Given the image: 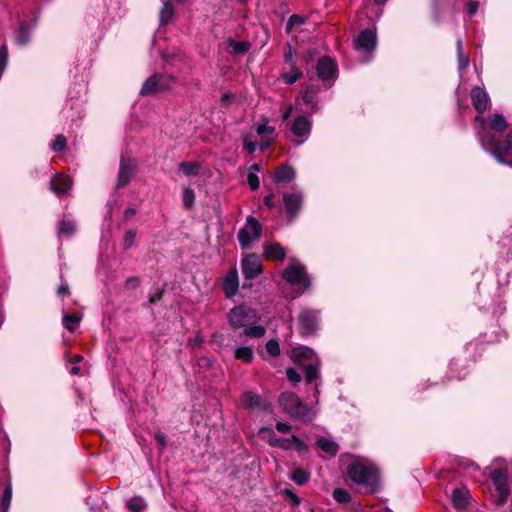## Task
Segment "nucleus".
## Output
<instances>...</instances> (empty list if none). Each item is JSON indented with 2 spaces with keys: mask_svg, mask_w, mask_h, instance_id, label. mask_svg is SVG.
<instances>
[{
  "mask_svg": "<svg viewBox=\"0 0 512 512\" xmlns=\"http://www.w3.org/2000/svg\"><path fill=\"white\" fill-rule=\"evenodd\" d=\"M299 325L301 334L304 336L314 335L319 327L320 311L303 308L299 313Z\"/></svg>",
  "mask_w": 512,
  "mask_h": 512,
  "instance_id": "12",
  "label": "nucleus"
},
{
  "mask_svg": "<svg viewBox=\"0 0 512 512\" xmlns=\"http://www.w3.org/2000/svg\"><path fill=\"white\" fill-rule=\"evenodd\" d=\"M333 498L338 502V503H348L351 499V496L349 494V492L343 488H335L333 490Z\"/></svg>",
  "mask_w": 512,
  "mask_h": 512,
  "instance_id": "38",
  "label": "nucleus"
},
{
  "mask_svg": "<svg viewBox=\"0 0 512 512\" xmlns=\"http://www.w3.org/2000/svg\"><path fill=\"white\" fill-rule=\"evenodd\" d=\"M305 18L303 16H300L298 14H293L290 16L287 24H286V31L290 32L295 25H302L305 23Z\"/></svg>",
  "mask_w": 512,
  "mask_h": 512,
  "instance_id": "46",
  "label": "nucleus"
},
{
  "mask_svg": "<svg viewBox=\"0 0 512 512\" xmlns=\"http://www.w3.org/2000/svg\"><path fill=\"white\" fill-rule=\"evenodd\" d=\"M479 4L476 1H471L468 3L467 12L470 16L474 15L478 10Z\"/></svg>",
  "mask_w": 512,
  "mask_h": 512,
  "instance_id": "59",
  "label": "nucleus"
},
{
  "mask_svg": "<svg viewBox=\"0 0 512 512\" xmlns=\"http://www.w3.org/2000/svg\"><path fill=\"white\" fill-rule=\"evenodd\" d=\"M317 76L323 81L334 78L337 71V64L328 56L319 58L316 66Z\"/></svg>",
  "mask_w": 512,
  "mask_h": 512,
  "instance_id": "15",
  "label": "nucleus"
},
{
  "mask_svg": "<svg viewBox=\"0 0 512 512\" xmlns=\"http://www.w3.org/2000/svg\"><path fill=\"white\" fill-rule=\"evenodd\" d=\"M258 320L256 311L246 305L235 306L228 313L229 325L235 330L254 324Z\"/></svg>",
  "mask_w": 512,
  "mask_h": 512,
  "instance_id": "6",
  "label": "nucleus"
},
{
  "mask_svg": "<svg viewBox=\"0 0 512 512\" xmlns=\"http://www.w3.org/2000/svg\"><path fill=\"white\" fill-rule=\"evenodd\" d=\"M126 507L131 512H140L146 507V503L142 497L135 496L127 501Z\"/></svg>",
  "mask_w": 512,
  "mask_h": 512,
  "instance_id": "35",
  "label": "nucleus"
},
{
  "mask_svg": "<svg viewBox=\"0 0 512 512\" xmlns=\"http://www.w3.org/2000/svg\"><path fill=\"white\" fill-rule=\"evenodd\" d=\"M377 42L376 31L367 28L362 30L357 38L354 40V47L357 50L364 52H371L375 49Z\"/></svg>",
  "mask_w": 512,
  "mask_h": 512,
  "instance_id": "14",
  "label": "nucleus"
},
{
  "mask_svg": "<svg viewBox=\"0 0 512 512\" xmlns=\"http://www.w3.org/2000/svg\"><path fill=\"white\" fill-rule=\"evenodd\" d=\"M276 429L280 433H288L291 430V425L287 422H277Z\"/></svg>",
  "mask_w": 512,
  "mask_h": 512,
  "instance_id": "58",
  "label": "nucleus"
},
{
  "mask_svg": "<svg viewBox=\"0 0 512 512\" xmlns=\"http://www.w3.org/2000/svg\"><path fill=\"white\" fill-rule=\"evenodd\" d=\"M243 145H244V149L249 154H253L257 149V143L254 141H250L247 138L244 139Z\"/></svg>",
  "mask_w": 512,
  "mask_h": 512,
  "instance_id": "55",
  "label": "nucleus"
},
{
  "mask_svg": "<svg viewBox=\"0 0 512 512\" xmlns=\"http://www.w3.org/2000/svg\"><path fill=\"white\" fill-rule=\"evenodd\" d=\"M467 494H468V491L464 490V489L456 488L453 490L451 499H452V503L455 508L463 509L467 506V504H468Z\"/></svg>",
  "mask_w": 512,
  "mask_h": 512,
  "instance_id": "24",
  "label": "nucleus"
},
{
  "mask_svg": "<svg viewBox=\"0 0 512 512\" xmlns=\"http://www.w3.org/2000/svg\"><path fill=\"white\" fill-rule=\"evenodd\" d=\"M284 59L286 63H289L291 66L294 65L292 51L290 47L288 48V51L285 52Z\"/></svg>",
  "mask_w": 512,
  "mask_h": 512,
  "instance_id": "63",
  "label": "nucleus"
},
{
  "mask_svg": "<svg viewBox=\"0 0 512 512\" xmlns=\"http://www.w3.org/2000/svg\"><path fill=\"white\" fill-rule=\"evenodd\" d=\"M162 296H163V290H158L156 293L152 294L149 297V303L155 304L156 302H158L162 299Z\"/></svg>",
  "mask_w": 512,
  "mask_h": 512,
  "instance_id": "60",
  "label": "nucleus"
},
{
  "mask_svg": "<svg viewBox=\"0 0 512 512\" xmlns=\"http://www.w3.org/2000/svg\"><path fill=\"white\" fill-rule=\"evenodd\" d=\"M286 376H287V379L290 382H292L293 384H298L302 379L301 373H299L292 367H289L286 369Z\"/></svg>",
  "mask_w": 512,
  "mask_h": 512,
  "instance_id": "48",
  "label": "nucleus"
},
{
  "mask_svg": "<svg viewBox=\"0 0 512 512\" xmlns=\"http://www.w3.org/2000/svg\"><path fill=\"white\" fill-rule=\"evenodd\" d=\"M239 287V278L236 269L230 270L223 279L222 289L227 298L233 297Z\"/></svg>",
  "mask_w": 512,
  "mask_h": 512,
  "instance_id": "19",
  "label": "nucleus"
},
{
  "mask_svg": "<svg viewBox=\"0 0 512 512\" xmlns=\"http://www.w3.org/2000/svg\"><path fill=\"white\" fill-rule=\"evenodd\" d=\"M234 356L236 359L242 360L245 363H251L254 357L253 350L251 347L236 348Z\"/></svg>",
  "mask_w": 512,
  "mask_h": 512,
  "instance_id": "31",
  "label": "nucleus"
},
{
  "mask_svg": "<svg viewBox=\"0 0 512 512\" xmlns=\"http://www.w3.org/2000/svg\"><path fill=\"white\" fill-rule=\"evenodd\" d=\"M58 231L59 233L64 234L67 237H70L75 232V224L74 222L69 220H62L58 224Z\"/></svg>",
  "mask_w": 512,
  "mask_h": 512,
  "instance_id": "37",
  "label": "nucleus"
},
{
  "mask_svg": "<svg viewBox=\"0 0 512 512\" xmlns=\"http://www.w3.org/2000/svg\"><path fill=\"white\" fill-rule=\"evenodd\" d=\"M173 8L169 2H165L161 11H160V20L161 23H168L173 16Z\"/></svg>",
  "mask_w": 512,
  "mask_h": 512,
  "instance_id": "39",
  "label": "nucleus"
},
{
  "mask_svg": "<svg viewBox=\"0 0 512 512\" xmlns=\"http://www.w3.org/2000/svg\"><path fill=\"white\" fill-rule=\"evenodd\" d=\"M279 404L294 419L310 422L313 419L311 409L292 392H283L279 396Z\"/></svg>",
  "mask_w": 512,
  "mask_h": 512,
  "instance_id": "4",
  "label": "nucleus"
},
{
  "mask_svg": "<svg viewBox=\"0 0 512 512\" xmlns=\"http://www.w3.org/2000/svg\"><path fill=\"white\" fill-rule=\"evenodd\" d=\"M140 285V279L136 276H131L126 279L125 286L130 289H136Z\"/></svg>",
  "mask_w": 512,
  "mask_h": 512,
  "instance_id": "54",
  "label": "nucleus"
},
{
  "mask_svg": "<svg viewBox=\"0 0 512 512\" xmlns=\"http://www.w3.org/2000/svg\"><path fill=\"white\" fill-rule=\"evenodd\" d=\"M262 236V225L253 216L249 215L244 227L237 233V239L243 249L250 248L253 243L260 240Z\"/></svg>",
  "mask_w": 512,
  "mask_h": 512,
  "instance_id": "7",
  "label": "nucleus"
},
{
  "mask_svg": "<svg viewBox=\"0 0 512 512\" xmlns=\"http://www.w3.org/2000/svg\"><path fill=\"white\" fill-rule=\"evenodd\" d=\"M295 178V171L288 165L279 166L272 175L275 183H290Z\"/></svg>",
  "mask_w": 512,
  "mask_h": 512,
  "instance_id": "22",
  "label": "nucleus"
},
{
  "mask_svg": "<svg viewBox=\"0 0 512 512\" xmlns=\"http://www.w3.org/2000/svg\"><path fill=\"white\" fill-rule=\"evenodd\" d=\"M69 293H70V290H69L68 283L66 281H61L60 285L57 288V295L59 297H64V296L69 295Z\"/></svg>",
  "mask_w": 512,
  "mask_h": 512,
  "instance_id": "52",
  "label": "nucleus"
},
{
  "mask_svg": "<svg viewBox=\"0 0 512 512\" xmlns=\"http://www.w3.org/2000/svg\"><path fill=\"white\" fill-rule=\"evenodd\" d=\"M264 254L268 260L282 261L285 259V249L279 243H270L265 245Z\"/></svg>",
  "mask_w": 512,
  "mask_h": 512,
  "instance_id": "23",
  "label": "nucleus"
},
{
  "mask_svg": "<svg viewBox=\"0 0 512 512\" xmlns=\"http://www.w3.org/2000/svg\"><path fill=\"white\" fill-rule=\"evenodd\" d=\"M81 318L76 314H65L63 316V326L69 332H74L76 330L77 325L79 324Z\"/></svg>",
  "mask_w": 512,
  "mask_h": 512,
  "instance_id": "32",
  "label": "nucleus"
},
{
  "mask_svg": "<svg viewBox=\"0 0 512 512\" xmlns=\"http://www.w3.org/2000/svg\"><path fill=\"white\" fill-rule=\"evenodd\" d=\"M274 131L275 128L267 124V119H264L263 123L258 124L256 127V132L259 135L273 134Z\"/></svg>",
  "mask_w": 512,
  "mask_h": 512,
  "instance_id": "49",
  "label": "nucleus"
},
{
  "mask_svg": "<svg viewBox=\"0 0 512 512\" xmlns=\"http://www.w3.org/2000/svg\"><path fill=\"white\" fill-rule=\"evenodd\" d=\"M316 445L324 452L330 454V455H336L339 446L336 442H334L331 439L321 437L317 440Z\"/></svg>",
  "mask_w": 512,
  "mask_h": 512,
  "instance_id": "26",
  "label": "nucleus"
},
{
  "mask_svg": "<svg viewBox=\"0 0 512 512\" xmlns=\"http://www.w3.org/2000/svg\"><path fill=\"white\" fill-rule=\"evenodd\" d=\"M135 214H136V209L135 208H127L124 211L123 216H124L125 220H128V219L132 218Z\"/></svg>",
  "mask_w": 512,
  "mask_h": 512,
  "instance_id": "62",
  "label": "nucleus"
},
{
  "mask_svg": "<svg viewBox=\"0 0 512 512\" xmlns=\"http://www.w3.org/2000/svg\"><path fill=\"white\" fill-rule=\"evenodd\" d=\"M266 329L261 325L244 327L243 335L249 338H261L265 335Z\"/></svg>",
  "mask_w": 512,
  "mask_h": 512,
  "instance_id": "34",
  "label": "nucleus"
},
{
  "mask_svg": "<svg viewBox=\"0 0 512 512\" xmlns=\"http://www.w3.org/2000/svg\"><path fill=\"white\" fill-rule=\"evenodd\" d=\"M293 447V436L291 438H280L278 448L290 450Z\"/></svg>",
  "mask_w": 512,
  "mask_h": 512,
  "instance_id": "53",
  "label": "nucleus"
},
{
  "mask_svg": "<svg viewBox=\"0 0 512 512\" xmlns=\"http://www.w3.org/2000/svg\"><path fill=\"white\" fill-rule=\"evenodd\" d=\"M155 440L157 441L158 445L160 446V449H164L167 445L166 436L162 432H157L155 434Z\"/></svg>",
  "mask_w": 512,
  "mask_h": 512,
  "instance_id": "57",
  "label": "nucleus"
},
{
  "mask_svg": "<svg viewBox=\"0 0 512 512\" xmlns=\"http://www.w3.org/2000/svg\"><path fill=\"white\" fill-rule=\"evenodd\" d=\"M303 203L304 193L301 190L284 192L282 194L281 209L289 223H292L298 217Z\"/></svg>",
  "mask_w": 512,
  "mask_h": 512,
  "instance_id": "8",
  "label": "nucleus"
},
{
  "mask_svg": "<svg viewBox=\"0 0 512 512\" xmlns=\"http://www.w3.org/2000/svg\"><path fill=\"white\" fill-rule=\"evenodd\" d=\"M179 170L186 176H197L200 173L201 165L198 162L183 161L179 164Z\"/></svg>",
  "mask_w": 512,
  "mask_h": 512,
  "instance_id": "28",
  "label": "nucleus"
},
{
  "mask_svg": "<svg viewBox=\"0 0 512 512\" xmlns=\"http://www.w3.org/2000/svg\"><path fill=\"white\" fill-rule=\"evenodd\" d=\"M302 100L307 106H311L313 110H315V105L317 103V96L314 91L306 90L302 94Z\"/></svg>",
  "mask_w": 512,
  "mask_h": 512,
  "instance_id": "42",
  "label": "nucleus"
},
{
  "mask_svg": "<svg viewBox=\"0 0 512 512\" xmlns=\"http://www.w3.org/2000/svg\"><path fill=\"white\" fill-rule=\"evenodd\" d=\"M247 181L251 190H257L260 186L259 177L254 172L248 173Z\"/></svg>",
  "mask_w": 512,
  "mask_h": 512,
  "instance_id": "51",
  "label": "nucleus"
},
{
  "mask_svg": "<svg viewBox=\"0 0 512 512\" xmlns=\"http://www.w3.org/2000/svg\"><path fill=\"white\" fill-rule=\"evenodd\" d=\"M311 128V121L306 116L301 115L294 119L290 129L294 136L302 138V140L298 142V144H300L309 137Z\"/></svg>",
  "mask_w": 512,
  "mask_h": 512,
  "instance_id": "17",
  "label": "nucleus"
},
{
  "mask_svg": "<svg viewBox=\"0 0 512 512\" xmlns=\"http://www.w3.org/2000/svg\"><path fill=\"white\" fill-rule=\"evenodd\" d=\"M470 96L473 107L478 112V115H483L490 105V98L487 92L483 88L475 86L472 88Z\"/></svg>",
  "mask_w": 512,
  "mask_h": 512,
  "instance_id": "16",
  "label": "nucleus"
},
{
  "mask_svg": "<svg viewBox=\"0 0 512 512\" xmlns=\"http://www.w3.org/2000/svg\"><path fill=\"white\" fill-rule=\"evenodd\" d=\"M241 268L245 279H255L262 273V263L259 256L255 253L247 255L242 260Z\"/></svg>",
  "mask_w": 512,
  "mask_h": 512,
  "instance_id": "13",
  "label": "nucleus"
},
{
  "mask_svg": "<svg viewBox=\"0 0 512 512\" xmlns=\"http://www.w3.org/2000/svg\"><path fill=\"white\" fill-rule=\"evenodd\" d=\"M302 75V71L295 67V65H292L291 71L282 73L281 78L286 84L291 85L294 84L298 79H300Z\"/></svg>",
  "mask_w": 512,
  "mask_h": 512,
  "instance_id": "29",
  "label": "nucleus"
},
{
  "mask_svg": "<svg viewBox=\"0 0 512 512\" xmlns=\"http://www.w3.org/2000/svg\"><path fill=\"white\" fill-rule=\"evenodd\" d=\"M311 474L303 468L294 469L289 478L297 485L303 486L310 480Z\"/></svg>",
  "mask_w": 512,
  "mask_h": 512,
  "instance_id": "25",
  "label": "nucleus"
},
{
  "mask_svg": "<svg viewBox=\"0 0 512 512\" xmlns=\"http://www.w3.org/2000/svg\"><path fill=\"white\" fill-rule=\"evenodd\" d=\"M240 404L244 408L267 409V404L262 400L261 396L251 391H247L241 396Z\"/></svg>",
  "mask_w": 512,
  "mask_h": 512,
  "instance_id": "21",
  "label": "nucleus"
},
{
  "mask_svg": "<svg viewBox=\"0 0 512 512\" xmlns=\"http://www.w3.org/2000/svg\"><path fill=\"white\" fill-rule=\"evenodd\" d=\"M274 198H275V194L273 192L267 194L264 199H263V203L264 205L269 208V209H272L275 207V201H274Z\"/></svg>",
  "mask_w": 512,
  "mask_h": 512,
  "instance_id": "56",
  "label": "nucleus"
},
{
  "mask_svg": "<svg viewBox=\"0 0 512 512\" xmlns=\"http://www.w3.org/2000/svg\"><path fill=\"white\" fill-rule=\"evenodd\" d=\"M233 99V95L230 93H224L221 97V104L223 106H228L231 100Z\"/></svg>",
  "mask_w": 512,
  "mask_h": 512,
  "instance_id": "61",
  "label": "nucleus"
},
{
  "mask_svg": "<svg viewBox=\"0 0 512 512\" xmlns=\"http://www.w3.org/2000/svg\"><path fill=\"white\" fill-rule=\"evenodd\" d=\"M482 148L490 153L499 163L512 166V134H507L503 139L495 135L480 136Z\"/></svg>",
  "mask_w": 512,
  "mask_h": 512,
  "instance_id": "3",
  "label": "nucleus"
},
{
  "mask_svg": "<svg viewBox=\"0 0 512 512\" xmlns=\"http://www.w3.org/2000/svg\"><path fill=\"white\" fill-rule=\"evenodd\" d=\"M282 277L292 285H300L303 290L308 289L311 284L305 267L299 263L289 265L282 272Z\"/></svg>",
  "mask_w": 512,
  "mask_h": 512,
  "instance_id": "11",
  "label": "nucleus"
},
{
  "mask_svg": "<svg viewBox=\"0 0 512 512\" xmlns=\"http://www.w3.org/2000/svg\"><path fill=\"white\" fill-rule=\"evenodd\" d=\"M291 112H292V106L290 105V106H288V107L286 108L285 112L283 113V115H282V120H283V121H287V120H288V118H289V117H290V115H291Z\"/></svg>",
  "mask_w": 512,
  "mask_h": 512,
  "instance_id": "64",
  "label": "nucleus"
},
{
  "mask_svg": "<svg viewBox=\"0 0 512 512\" xmlns=\"http://www.w3.org/2000/svg\"><path fill=\"white\" fill-rule=\"evenodd\" d=\"M71 188L69 177L62 174H55L50 180V190L57 196H63Z\"/></svg>",
  "mask_w": 512,
  "mask_h": 512,
  "instance_id": "20",
  "label": "nucleus"
},
{
  "mask_svg": "<svg viewBox=\"0 0 512 512\" xmlns=\"http://www.w3.org/2000/svg\"><path fill=\"white\" fill-rule=\"evenodd\" d=\"M282 495H283L286 499L290 500L291 504H292L294 507L299 506V505L301 504V501H302V500H301V498H300L298 495H296V494L294 493V491H293L292 489H290V488H285V489L282 491Z\"/></svg>",
  "mask_w": 512,
  "mask_h": 512,
  "instance_id": "44",
  "label": "nucleus"
},
{
  "mask_svg": "<svg viewBox=\"0 0 512 512\" xmlns=\"http://www.w3.org/2000/svg\"><path fill=\"white\" fill-rule=\"evenodd\" d=\"M294 361L301 367L306 384L314 385V395L319 394L320 359L315 352L306 346L293 350Z\"/></svg>",
  "mask_w": 512,
  "mask_h": 512,
  "instance_id": "2",
  "label": "nucleus"
},
{
  "mask_svg": "<svg viewBox=\"0 0 512 512\" xmlns=\"http://www.w3.org/2000/svg\"><path fill=\"white\" fill-rule=\"evenodd\" d=\"M135 173V165L127 161L124 157L120 160V167L118 172V179L116 188L120 189L128 185Z\"/></svg>",
  "mask_w": 512,
  "mask_h": 512,
  "instance_id": "18",
  "label": "nucleus"
},
{
  "mask_svg": "<svg viewBox=\"0 0 512 512\" xmlns=\"http://www.w3.org/2000/svg\"><path fill=\"white\" fill-rule=\"evenodd\" d=\"M456 50L459 68L465 69L469 64V58L464 54L463 41L460 38L456 42Z\"/></svg>",
  "mask_w": 512,
  "mask_h": 512,
  "instance_id": "33",
  "label": "nucleus"
},
{
  "mask_svg": "<svg viewBox=\"0 0 512 512\" xmlns=\"http://www.w3.org/2000/svg\"><path fill=\"white\" fill-rule=\"evenodd\" d=\"M260 433H268L269 434L268 444L271 447H278L279 446L280 438L276 437L275 433L273 432V430L271 428L263 427V428L260 429Z\"/></svg>",
  "mask_w": 512,
  "mask_h": 512,
  "instance_id": "47",
  "label": "nucleus"
},
{
  "mask_svg": "<svg viewBox=\"0 0 512 512\" xmlns=\"http://www.w3.org/2000/svg\"><path fill=\"white\" fill-rule=\"evenodd\" d=\"M67 141L63 135H57L54 142L51 145V149L54 152H62L66 149Z\"/></svg>",
  "mask_w": 512,
  "mask_h": 512,
  "instance_id": "43",
  "label": "nucleus"
},
{
  "mask_svg": "<svg viewBox=\"0 0 512 512\" xmlns=\"http://www.w3.org/2000/svg\"><path fill=\"white\" fill-rule=\"evenodd\" d=\"M346 472L351 481L361 487L364 494L371 495L379 490V471L373 464L356 459L347 466Z\"/></svg>",
  "mask_w": 512,
  "mask_h": 512,
  "instance_id": "1",
  "label": "nucleus"
},
{
  "mask_svg": "<svg viewBox=\"0 0 512 512\" xmlns=\"http://www.w3.org/2000/svg\"><path fill=\"white\" fill-rule=\"evenodd\" d=\"M490 479L498 494L495 503L501 506L507 502V499L510 495L508 473L506 470L503 469H495L491 472Z\"/></svg>",
  "mask_w": 512,
  "mask_h": 512,
  "instance_id": "9",
  "label": "nucleus"
},
{
  "mask_svg": "<svg viewBox=\"0 0 512 512\" xmlns=\"http://www.w3.org/2000/svg\"><path fill=\"white\" fill-rule=\"evenodd\" d=\"M266 351L272 357L280 355V346L277 340L271 339L266 343Z\"/></svg>",
  "mask_w": 512,
  "mask_h": 512,
  "instance_id": "45",
  "label": "nucleus"
},
{
  "mask_svg": "<svg viewBox=\"0 0 512 512\" xmlns=\"http://www.w3.org/2000/svg\"><path fill=\"white\" fill-rule=\"evenodd\" d=\"M292 449H294L297 452L301 453V452L308 451V446L299 437L293 436V447H292Z\"/></svg>",
  "mask_w": 512,
  "mask_h": 512,
  "instance_id": "50",
  "label": "nucleus"
},
{
  "mask_svg": "<svg viewBox=\"0 0 512 512\" xmlns=\"http://www.w3.org/2000/svg\"><path fill=\"white\" fill-rule=\"evenodd\" d=\"M173 84V78L167 74L155 73L150 76L142 85L140 95L148 96L158 91L170 89Z\"/></svg>",
  "mask_w": 512,
  "mask_h": 512,
  "instance_id": "10",
  "label": "nucleus"
},
{
  "mask_svg": "<svg viewBox=\"0 0 512 512\" xmlns=\"http://www.w3.org/2000/svg\"><path fill=\"white\" fill-rule=\"evenodd\" d=\"M474 121L479 125L477 137L494 135V133L503 134L508 128V122L502 114L494 113L487 117L476 115Z\"/></svg>",
  "mask_w": 512,
  "mask_h": 512,
  "instance_id": "5",
  "label": "nucleus"
},
{
  "mask_svg": "<svg viewBox=\"0 0 512 512\" xmlns=\"http://www.w3.org/2000/svg\"><path fill=\"white\" fill-rule=\"evenodd\" d=\"M16 43L18 45H26L30 40V28L28 27L27 23L24 21H21L19 23V27L16 34Z\"/></svg>",
  "mask_w": 512,
  "mask_h": 512,
  "instance_id": "27",
  "label": "nucleus"
},
{
  "mask_svg": "<svg viewBox=\"0 0 512 512\" xmlns=\"http://www.w3.org/2000/svg\"><path fill=\"white\" fill-rule=\"evenodd\" d=\"M250 43L248 41H235L230 39L228 41V47L231 48L234 54H244L249 51Z\"/></svg>",
  "mask_w": 512,
  "mask_h": 512,
  "instance_id": "30",
  "label": "nucleus"
},
{
  "mask_svg": "<svg viewBox=\"0 0 512 512\" xmlns=\"http://www.w3.org/2000/svg\"><path fill=\"white\" fill-rule=\"evenodd\" d=\"M135 240H136V231L135 230L126 231L124 234L123 243H122L123 249L128 250L131 247H133L135 244Z\"/></svg>",
  "mask_w": 512,
  "mask_h": 512,
  "instance_id": "41",
  "label": "nucleus"
},
{
  "mask_svg": "<svg viewBox=\"0 0 512 512\" xmlns=\"http://www.w3.org/2000/svg\"><path fill=\"white\" fill-rule=\"evenodd\" d=\"M195 201V193L193 189L185 187L183 189V204L187 209L192 208Z\"/></svg>",
  "mask_w": 512,
  "mask_h": 512,
  "instance_id": "40",
  "label": "nucleus"
},
{
  "mask_svg": "<svg viewBox=\"0 0 512 512\" xmlns=\"http://www.w3.org/2000/svg\"><path fill=\"white\" fill-rule=\"evenodd\" d=\"M11 499H12V485L8 484L3 491V495L1 498V502H0L2 512H8L10 503H11Z\"/></svg>",
  "mask_w": 512,
  "mask_h": 512,
  "instance_id": "36",
  "label": "nucleus"
}]
</instances>
